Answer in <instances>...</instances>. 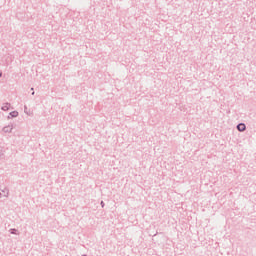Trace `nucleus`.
Masks as SVG:
<instances>
[{"instance_id": "obj_1", "label": "nucleus", "mask_w": 256, "mask_h": 256, "mask_svg": "<svg viewBox=\"0 0 256 256\" xmlns=\"http://www.w3.org/2000/svg\"><path fill=\"white\" fill-rule=\"evenodd\" d=\"M1 197H9V190L7 188H0V199Z\"/></svg>"}, {"instance_id": "obj_2", "label": "nucleus", "mask_w": 256, "mask_h": 256, "mask_svg": "<svg viewBox=\"0 0 256 256\" xmlns=\"http://www.w3.org/2000/svg\"><path fill=\"white\" fill-rule=\"evenodd\" d=\"M236 129H238L241 133H243V131H245L247 129V126L245 125V123H239L236 126Z\"/></svg>"}, {"instance_id": "obj_3", "label": "nucleus", "mask_w": 256, "mask_h": 256, "mask_svg": "<svg viewBox=\"0 0 256 256\" xmlns=\"http://www.w3.org/2000/svg\"><path fill=\"white\" fill-rule=\"evenodd\" d=\"M9 109H11V103L9 102L4 103L1 107L2 111H9Z\"/></svg>"}, {"instance_id": "obj_4", "label": "nucleus", "mask_w": 256, "mask_h": 256, "mask_svg": "<svg viewBox=\"0 0 256 256\" xmlns=\"http://www.w3.org/2000/svg\"><path fill=\"white\" fill-rule=\"evenodd\" d=\"M15 117H19L18 111H12L9 113L8 119H14Z\"/></svg>"}, {"instance_id": "obj_5", "label": "nucleus", "mask_w": 256, "mask_h": 256, "mask_svg": "<svg viewBox=\"0 0 256 256\" xmlns=\"http://www.w3.org/2000/svg\"><path fill=\"white\" fill-rule=\"evenodd\" d=\"M4 133H11V131H13V127L12 126H5L3 128Z\"/></svg>"}, {"instance_id": "obj_6", "label": "nucleus", "mask_w": 256, "mask_h": 256, "mask_svg": "<svg viewBox=\"0 0 256 256\" xmlns=\"http://www.w3.org/2000/svg\"><path fill=\"white\" fill-rule=\"evenodd\" d=\"M0 159H5V150L0 146Z\"/></svg>"}, {"instance_id": "obj_7", "label": "nucleus", "mask_w": 256, "mask_h": 256, "mask_svg": "<svg viewBox=\"0 0 256 256\" xmlns=\"http://www.w3.org/2000/svg\"><path fill=\"white\" fill-rule=\"evenodd\" d=\"M9 233H11V235H19V230L15 229V228H11L9 230Z\"/></svg>"}, {"instance_id": "obj_8", "label": "nucleus", "mask_w": 256, "mask_h": 256, "mask_svg": "<svg viewBox=\"0 0 256 256\" xmlns=\"http://www.w3.org/2000/svg\"><path fill=\"white\" fill-rule=\"evenodd\" d=\"M100 205H101L102 208L105 207V202H104V201H101V202H100Z\"/></svg>"}, {"instance_id": "obj_9", "label": "nucleus", "mask_w": 256, "mask_h": 256, "mask_svg": "<svg viewBox=\"0 0 256 256\" xmlns=\"http://www.w3.org/2000/svg\"><path fill=\"white\" fill-rule=\"evenodd\" d=\"M2 76H3V73L0 72V77H2Z\"/></svg>"}, {"instance_id": "obj_10", "label": "nucleus", "mask_w": 256, "mask_h": 256, "mask_svg": "<svg viewBox=\"0 0 256 256\" xmlns=\"http://www.w3.org/2000/svg\"><path fill=\"white\" fill-rule=\"evenodd\" d=\"M32 95H35V91L32 92Z\"/></svg>"}]
</instances>
